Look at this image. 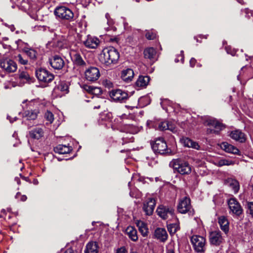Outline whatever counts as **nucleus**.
<instances>
[{
    "label": "nucleus",
    "instance_id": "a18cd8bd",
    "mask_svg": "<svg viewBox=\"0 0 253 253\" xmlns=\"http://www.w3.org/2000/svg\"><path fill=\"white\" fill-rule=\"evenodd\" d=\"M94 86H90V85H86V84H84V85L83 86V88L84 90H85L87 92H88V93L92 94L93 90V89H94Z\"/></svg>",
    "mask_w": 253,
    "mask_h": 253
},
{
    "label": "nucleus",
    "instance_id": "603ef678",
    "mask_svg": "<svg viewBox=\"0 0 253 253\" xmlns=\"http://www.w3.org/2000/svg\"><path fill=\"white\" fill-rule=\"evenodd\" d=\"M101 92V89L99 87H94L92 94H97Z\"/></svg>",
    "mask_w": 253,
    "mask_h": 253
},
{
    "label": "nucleus",
    "instance_id": "f704fd0d",
    "mask_svg": "<svg viewBox=\"0 0 253 253\" xmlns=\"http://www.w3.org/2000/svg\"><path fill=\"white\" fill-rule=\"evenodd\" d=\"M229 183L230 186L232 188L235 193L238 192L239 189V183L237 180L231 179L229 180Z\"/></svg>",
    "mask_w": 253,
    "mask_h": 253
},
{
    "label": "nucleus",
    "instance_id": "e2e57ef3",
    "mask_svg": "<svg viewBox=\"0 0 253 253\" xmlns=\"http://www.w3.org/2000/svg\"><path fill=\"white\" fill-rule=\"evenodd\" d=\"M132 194H131V193H130V196H132Z\"/></svg>",
    "mask_w": 253,
    "mask_h": 253
},
{
    "label": "nucleus",
    "instance_id": "3c124183",
    "mask_svg": "<svg viewBox=\"0 0 253 253\" xmlns=\"http://www.w3.org/2000/svg\"><path fill=\"white\" fill-rule=\"evenodd\" d=\"M116 253H127V251L125 247H122L116 251Z\"/></svg>",
    "mask_w": 253,
    "mask_h": 253
},
{
    "label": "nucleus",
    "instance_id": "6e6d98bb",
    "mask_svg": "<svg viewBox=\"0 0 253 253\" xmlns=\"http://www.w3.org/2000/svg\"><path fill=\"white\" fill-rule=\"evenodd\" d=\"M21 194L19 192H18L15 195V198L18 199L20 197H21Z\"/></svg>",
    "mask_w": 253,
    "mask_h": 253
},
{
    "label": "nucleus",
    "instance_id": "473e14b6",
    "mask_svg": "<svg viewBox=\"0 0 253 253\" xmlns=\"http://www.w3.org/2000/svg\"><path fill=\"white\" fill-rule=\"evenodd\" d=\"M39 113V111L37 109L28 111L25 112V118L28 120H35L37 118Z\"/></svg>",
    "mask_w": 253,
    "mask_h": 253
},
{
    "label": "nucleus",
    "instance_id": "7ed1b4c3",
    "mask_svg": "<svg viewBox=\"0 0 253 253\" xmlns=\"http://www.w3.org/2000/svg\"><path fill=\"white\" fill-rule=\"evenodd\" d=\"M55 16L61 20L72 21L74 18V13L71 9L65 6L56 7L54 11Z\"/></svg>",
    "mask_w": 253,
    "mask_h": 253
},
{
    "label": "nucleus",
    "instance_id": "9d476101",
    "mask_svg": "<svg viewBox=\"0 0 253 253\" xmlns=\"http://www.w3.org/2000/svg\"><path fill=\"white\" fill-rule=\"evenodd\" d=\"M230 213L239 216L243 213V209L237 200L234 198H230L228 201Z\"/></svg>",
    "mask_w": 253,
    "mask_h": 253
},
{
    "label": "nucleus",
    "instance_id": "f03ea898",
    "mask_svg": "<svg viewBox=\"0 0 253 253\" xmlns=\"http://www.w3.org/2000/svg\"><path fill=\"white\" fill-rule=\"evenodd\" d=\"M189 159L188 156H184L173 159L170 162L169 166L172 167L181 174H188L190 172Z\"/></svg>",
    "mask_w": 253,
    "mask_h": 253
},
{
    "label": "nucleus",
    "instance_id": "bf43d9fd",
    "mask_svg": "<svg viewBox=\"0 0 253 253\" xmlns=\"http://www.w3.org/2000/svg\"><path fill=\"white\" fill-rule=\"evenodd\" d=\"M27 100H25L24 101H23V104H24L25 103L27 102Z\"/></svg>",
    "mask_w": 253,
    "mask_h": 253
},
{
    "label": "nucleus",
    "instance_id": "58836bf2",
    "mask_svg": "<svg viewBox=\"0 0 253 253\" xmlns=\"http://www.w3.org/2000/svg\"><path fill=\"white\" fill-rule=\"evenodd\" d=\"M180 143L185 147H190L189 143H190V138L188 137L182 136L180 139Z\"/></svg>",
    "mask_w": 253,
    "mask_h": 253
},
{
    "label": "nucleus",
    "instance_id": "4c0bfd02",
    "mask_svg": "<svg viewBox=\"0 0 253 253\" xmlns=\"http://www.w3.org/2000/svg\"><path fill=\"white\" fill-rule=\"evenodd\" d=\"M247 208V213L253 218V202H248Z\"/></svg>",
    "mask_w": 253,
    "mask_h": 253
},
{
    "label": "nucleus",
    "instance_id": "69168bd1",
    "mask_svg": "<svg viewBox=\"0 0 253 253\" xmlns=\"http://www.w3.org/2000/svg\"><path fill=\"white\" fill-rule=\"evenodd\" d=\"M121 152L122 153V152H124V151L122 150Z\"/></svg>",
    "mask_w": 253,
    "mask_h": 253
},
{
    "label": "nucleus",
    "instance_id": "c85d7f7f",
    "mask_svg": "<svg viewBox=\"0 0 253 253\" xmlns=\"http://www.w3.org/2000/svg\"><path fill=\"white\" fill-rule=\"evenodd\" d=\"M218 223L221 229L225 232L228 233L229 231V222L227 218L224 216L218 218Z\"/></svg>",
    "mask_w": 253,
    "mask_h": 253
},
{
    "label": "nucleus",
    "instance_id": "4d7b16f0",
    "mask_svg": "<svg viewBox=\"0 0 253 253\" xmlns=\"http://www.w3.org/2000/svg\"><path fill=\"white\" fill-rule=\"evenodd\" d=\"M105 17H106V18L107 19H108V17H109V13H107L106 14V15H105Z\"/></svg>",
    "mask_w": 253,
    "mask_h": 253
},
{
    "label": "nucleus",
    "instance_id": "423d86ee",
    "mask_svg": "<svg viewBox=\"0 0 253 253\" xmlns=\"http://www.w3.org/2000/svg\"><path fill=\"white\" fill-rule=\"evenodd\" d=\"M191 243L194 251L197 253H203L205 251L206 239L202 236L195 235L191 237Z\"/></svg>",
    "mask_w": 253,
    "mask_h": 253
},
{
    "label": "nucleus",
    "instance_id": "49530a36",
    "mask_svg": "<svg viewBox=\"0 0 253 253\" xmlns=\"http://www.w3.org/2000/svg\"><path fill=\"white\" fill-rule=\"evenodd\" d=\"M146 38L149 40H154L156 38V34L151 32H147L145 34Z\"/></svg>",
    "mask_w": 253,
    "mask_h": 253
},
{
    "label": "nucleus",
    "instance_id": "f8f14e48",
    "mask_svg": "<svg viewBox=\"0 0 253 253\" xmlns=\"http://www.w3.org/2000/svg\"><path fill=\"white\" fill-rule=\"evenodd\" d=\"M84 75L87 81L94 82L99 78L100 73L98 68L91 66L85 70Z\"/></svg>",
    "mask_w": 253,
    "mask_h": 253
},
{
    "label": "nucleus",
    "instance_id": "79ce46f5",
    "mask_svg": "<svg viewBox=\"0 0 253 253\" xmlns=\"http://www.w3.org/2000/svg\"><path fill=\"white\" fill-rule=\"evenodd\" d=\"M231 161H228L226 159H221L218 162V166L219 167L223 166H229L232 164Z\"/></svg>",
    "mask_w": 253,
    "mask_h": 253
},
{
    "label": "nucleus",
    "instance_id": "bb28decb",
    "mask_svg": "<svg viewBox=\"0 0 253 253\" xmlns=\"http://www.w3.org/2000/svg\"><path fill=\"white\" fill-rule=\"evenodd\" d=\"M133 76V71L131 69L128 68L122 71L121 78L124 81L129 82L132 80Z\"/></svg>",
    "mask_w": 253,
    "mask_h": 253
},
{
    "label": "nucleus",
    "instance_id": "0eeeda50",
    "mask_svg": "<svg viewBox=\"0 0 253 253\" xmlns=\"http://www.w3.org/2000/svg\"><path fill=\"white\" fill-rule=\"evenodd\" d=\"M36 75L40 82L50 83L54 78V75L45 69L40 68L36 70Z\"/></svg>",
    "mask_w": 253,
    "mask_h": 253
},
{
    "label": "nucleus",
    "instance_id": "f3484780",
    "mask_svg": "<svg viewBox=\"0 0 253 253\" xmlns=\"http://www.w3.org/2000/svg\"><path fill=\"white\" fill-rule=\"evenodd\" d=\"M209 239L211 244L215 246L219 245L223 240L221 232L219 230L211 232L210 234Z\"/></svg>",
    "mask_w": 253,
    "mask_h": 253
},
{
    "label": "nucleus",
    "instance_id": "1a4fd4ad",
    "mask_svg": "<svg viewBox=\"0 0 253 253\" xmlns=\"http://www.w3.org/2000/svg\"><path fill=\"white\" fill-rule=\"evenodd\" d=\"M0 67L7 73L14 72L17 68L16 63L7 58H2L0 60Z\"/></svg>",
    "mask_w": 253,
    "mask_h": 253
},
{
    "label": "nucleus",
    "instance_id": "680f3d73",
    "mask_svg": "<svg viewBox=\"0 0 253 253\" xmlns=\"http://www.w3.org/2000/svg\"><path fill=\"white\" fill-rule=\"evenodd\" d=\"M19 182H20L19 180L18 179V181H17V183H19Z\"/></svg>",
    "mask_w": 253,
    "mask_h": 253
},
{
    "label": "nucleus",
    "instance_id": "a878e982",
    "mask_svg": "<svg viewBox=\"0 0 253 253\" xmlns=\"http://www.w3.org/2000/svg\"><path fill=\"white\" fill-rule=\"evenodd\" d=\"M98 245L96 242H90L86 246L84 253H98Z\"/></svg>",
    "mask_w": 253,
    "mask_h": 253
},
{
    "label": "nucleus",
    "instance_id": "e433bc0d",
    "mask_svg": "<svg viewBox=\"0 0 253 253\" xmlns=\"http://www.w3.org/2000/svg\"><path fill=\"white\" fill-rule=\"evenodd\" d=\"M44 118L49 124H51L54 121V115L50 111L47 110L44 114Z\"/></svg>",
    "mask_w": 253,
    "mask_h": 253
},
{
    "label": "nucleus",
    "instance_id": "5fc2aeb1",
    "mask_svg": "<svg viewBox=\"0 0 253 253\" xmlns=\"http://www.w3.org/2000/svg\"><path fill=\"white\" fill-rule=\"evenodd\" d=\"M196 62V60L194 58H191V67L194 65Z\"/></svg>",
    "mask_w": 253,
    "mask_h": 253
},
{
    "label": "nucleus",
    "instance_id": "ea45409f",
    "mask_svg": "<svg viewBox=\"0 0 253 253\" xmlns=\"http://www.w3.org/2000/svg\"><path fill=\"white\" fill-rule=\"evenodd\" d=\"M178 228V225L176 224H169L168 225V229L170 234L175 233Z\"/></svg>",
    "mask_w": 253,
    "mask_h": 253
},
{
    "label": "nucleus",
    "instance_id": "2eb2a0df",
    "mask_svg": "<svg viewBox=\"0 0 253 253\" xmlns=\"http://www.w3.org/2000/svg\"><path fill=\"white\" fill-rule=\"evenodd\" d=\"M156 206V200L153 198H149L146 201L144 202L143 210L147 215H151L153 214Z\"/></svg>",
    "mask_w": 253,
    "mask_h": 253
},
{
    "label": "nucleus",
    "instance_id": "72a5a7b5",
    "mask_svg": "<svg viewBox=\"0 0 253 253\" xmlns=\"http://www.w3.org/2000/svg\"><path fill=\"white\" fill-rule=\"evenodd\" d=\"M25 52L30 57L33 63L36 61L37 58V52L35 50L32 48H28L25 50Z\"/></svg>",
    "mask_w": 253,
    "mask_h": 253
},
{
    "label": "nucleus",
    "instance_id": "cd10ccee",
    "mask_svg": "<svg viewBox=\"0 0 253 253\" xmlns=\"http://www.w3.org/2000/svg\"><path fill=\"white\" fill-rule=\"evenodd\" d=\"M54 45L59 49H62L67 48L69 45L66 38L61 36L59 37L57 41L54 42Z\"/></svg>",
    "mask_w": 253,
    "mask_h": 253
},
{
    "label": "nucleus",
    "instance_id": "b1692460",
    "mask_svg": "<svg viewBox=\"0 0 253 253\" xmlns=\"http://www.w3.org/2000/svg\"><path fill=\"white\" fill-rule=\"evenodd\" d=\"M221 148L226 152L232 153L234 154H239L240 151L239 149L235 146L228 143L227 142H222L221 144Z\"/></svg>",
    "mask_w": 253,
    "mask_h": 253
},
{
    "label": "nucleus",
    "instance_id": "a211bd4d",
    "mask_svg": "<svg viewBox=\"0 0 253 253\" xmlns=\"http://www.w3.org/2000/svg\"><path fill=\"white\" fill-rule=\"evenodd\" d=\"M154 237L161 242H165L168 239V235L165 228H157L155 230Z\"/></svg>",
    "mask_w": 253,
    "mask_h": 253
},
{
    "label": "nucleus",
    "instance_id": "864d4df0",
    "mask_svg": "<svg viewBox=\"0 0 253 253\" xmlns=\"http://www.w3.org/2000/svg\"><path fill=\"white\" fill-rule=\"evenodd\" d=\"M27 200V197L25 195H21L20 197V200L24 202Z\"/></svg>",
    "mask_w": 253,
    "mask_h": 253
},
{
    "label": "nucleus",
    "instance_id": "a19ab883",
    "mask_svg": "<svg viewBox=\"0 0 253 253\" xmlns=\"http://www.w3.org/2000/svg\"><path fill=\"white\" fill-rule=\"evenodd\" d=\"M19 78L20 79L26 81H28L30 78L29 74L27 72L24 71L19 73Z\"/></svg>",
    "mask_w": 253,
    "mask_h": 253
},
{
    "label": "nucleus",
    "instance_id": "9b49d317",
    "mask_svg": "<svg viewBox=\"0 0 253 253\" xmlns=\"http://www.w3.org/2000/svg\"><path fill=\"white\" fill-rule=\"evenodd\" d=\"M110 96L114 101L120 102H125L128 98L127 93L120 89L111 90Z\"/></svg>",
    "mask_w": 253,
    "mask_h": 253
},
{
    "label": "nucleus",
    "instance_id": "f257e3e1",
    "mask_svg": "<svg viewBox=\"0 0 253 253\" xmlns=\"http://www.w3.org/2000/svg\"><path fill=\"white\" fill-rule=\"evenodd\" d=\"M120 54L113 47L103 49L99 54L98 60L100 63L106 68H111L116 64L119 59Z\"/></svg>",
    "mask_w": 253,
    "mask_h": 253
},
{
    "label": "nucleus",
    "instance_id": "2f4dec72",
    "mask_svg": "<svg viewBox=\"0 0 253 253\" xmlns=\"http://www.w3.org/2000/svg\"><path fill=\"white\" fill-rule=\"evenodd\" d=\"M137 226L138 227L139 232L143 237H146L148 235V228L146 224L141 221H138L137 223Z\"/></svg>",
    "mask_w": 253,
    "mask_h": 253
},
{
    "label": "nucleus",
    "instance_id": "37998d69",
    "mask_svg": "<svg viewBox=\"0 0 253 253\" xmlns=\"http://www.w3.org/2000/svg\"><path fill=\"white\" fill-rule=\"evenodd\" d=\"M16 60L22 65H26L28 63V60L26 59H24L21 54H18L16 57Z\"/></svg>",
    "mask_w": 253,
    "mask_h": 253
},
{
    "label": "nucleus",
    "instance_id": "13d9d810",
    "mask_svg": "<svg viewBox=\"0 0 253 253\" xmlns=\"http://www.w3.org/2000/svg\"><path fill=\"white\" fill-rule=\"evenodd\" d=\"M100 108V106H95L94 107V109H98V108Z\"/></svg>",
    "mask_w": 253,
    "mask_h": 253
},
{
    "label": "nucleus",
    "instance_id": "c9c22d12",
    "mask_svg": "<svg viewBox=\"0 0 253 253\" xmlns=\"http://www.w3.org/2000/svg\"><path fill=\"white\" fill-rule=\"evenodd\" d=\"M57 89L61 92L67 93L68 92V85L65 82H61L57 86Z\"/></svg>",
    "mask_w": 253,
    "mask_h": 253
},
{
    "label": "nucleus",
    "instance_id": "4be33fe9",
    "mask_svg": "<svg viewBox=\"0 0 253 253\" xmlns=\"http://www.w3.org/2000/svg\"><path fill=\"white\" fill-rule=\"evenodd\" d=\"M99 43V40L96 38L87 36V39L84 42V45L89 48H95Z\"/></svg>",
    "mask_w": 253,
    "mask_h": 253
},
{
    "label": "nucleus",
    "instance_id": "dca6fc26",
    "mask_svg": "<svg viewBox=\"0 0 253 253\" xmlns=\"http://www.w3.org/2000/svg\"><path fill=\"white\" fill-rule=\"evenodd\" d=\"M190 210V198L185 197L177 205V211L181 213H185Z\"/></svg>",
    "mask_w": 253,
    "mask_h": 253
},
{
    "label": "nucleus",
    "instance_id": "0e129e2a",
    "mask_svg": "<svg viewBox=\"0 0 253 253\" xmlns=\"http://www.w3.org/2000/svg\"><path fill=\"white\" fill-rule=\"evenodd\" d=\"M132 194H131V193H130V196H132Z\"/></svg>",
    "mask_w": 253,
    "mask_h": 253
},
{
    "label": "nucleus",
    "instance_id": "de8ad7c7",
    "mask_svg": "<svg viewBox=\"0 0 253 253\" xmlns=\"http://www.w3.org/2000/svg\"><path fill=\"white\" fill-rule=\"evenodd\" d=\"M225 49L227 53L230 54L232 56L235 55L237 51L236 49H232L231 47L230 46L226 47Z\"/></svg>",
    "mask_w": 253,
    "mask_h": 253
},
{
    "label": "nucleus",
    "instance_id": "c756f323",
    "mask_svg": "<svg viewBox=\"0 0 253 253\" xmlns=\"http://www.w3.org/2000/svg\"><path fill=\"white\" fill-rule=\"evenodd\" d=\"M43 135V131L42 128L36 127L29 131L30 137L35 139H39Z\"/></svg>",
    "mask_w": 253,
    "mask_h": 253
},
{
    "label": "nucleus",
    "instance_id": "5701e85b",
    "mask_svg": "<svg viewBox=\"0 0 253 253\" xmlns=\"http://www.w3.org/2000/svg\"><path fill=\"white\" fill-rule=\"evenodd\" d=\"M150 78L148 76H139L135 83V85L137 87H146L148 84Z\"/></svg>",
    "mask_w": 253,
    "mask_h": 253
},
{
    "label": "nucleus",
    "instance_id": "412c9836",
    "mask_svg": "<svg viewBox=\"0 0 253 253\" xmlns=\"http://www.w3.org/2000/svg\"><path fill=\"white\" fill-rule=\"evenodd\" d=\"M158 129L162 131L169 130L173 133H175L177 131V129L175 126L168 121L161 122L159 124Z\"/></svg>",
    "mask_w": 253,
    "mask_h": 253
},
{
    "label": "nucleus",
    "instance_id": "4468645a",
    "mask_svg": "<svg viewBox=\"0 0 253 253\" xmlns=\"http://www.w3.org/2000/svg\"><path fill=\"white\" fill-rule=\"evenodd\" d=\"M51 66L55 70H60L65 65L63 59L58 55H55L49 59Z\"/></svg>",
    "mask_w": 253,
    "mask_h": 253
},
{
    "label": "nucleus",
    "instance_id": "09e8293b",
    "mask_svg": "<svg viewBox=\"0 0 253 253\" xmlns=\"http://www.w3.org/2000/svg\"><path fill=\"white\" fill-rule=\"evenodd\" d=\"M181 61L182 63L184 61V56L183 54V51H181V53L180 55H178L177 57L175 59V62L176 63L178 62L179 61Z\"/></svg>",
    "mask_w": 253,
    "mask_h": 253
},
{
    "label": "nucleus",
    "instance_id": "393cba45",
    "mask_svg": "<svg viewBox=\"0 0 253 253\" xmlns=\"http://www.w3.org/2000/svg\"><path fill=\"white\" fill-rule=\"evenodd\" d=\"M72 150V147L65 145L59 144L54 148L56 153L65 154L69 153Z\"/></svg>",
    "mask_w": 253,
    "mask_h": 253
},
{
    "label": "nucleus",
    "instance_id": "052dcab7",
    "mask_svg": "<svg viewBox=\"0 0 253 253\" xmlns=\"http://www.w3.org/2000/svg\"><path fill=\"white\" fill-rule=\"evenodd\" d=\"M252 195L253 198V191H252Z\"/></svg>",
    "mask_w": 253,
    "mask_h": 253
},
{
    "label": "nucleus",
    "instance_id": "6ab92c4d",
    "mask_svg": "<svg viewBox=\"0 0 253 253\" xmlns=\"http://www.w3.org/2000/svg\"><path fill=\"white\" fill-rule=\"evenodd\" d=\"M230 137L241 143L244 142L246 141V135L241 130L237 129L230 132Z\"/></svg>",
    "mask_w": 253,
    "mask_h": 253
},
{
    "label": "nucleus",
    "instance_id": "20e7f679",
    "mask_svg": "<svg viewBox=\"0 0 253 253\" xmlns=\"http://www.w3.org/2000/svg\"><path fill=\"white\" fill-rule=\"evenodd\" d=\"M151 147L156 154L163 155L169 153L167 144L163 138H157L151 143Z\"/></svg>",
    "mask_w": 253,
    "mask_h": 253
},
{
    "label": "nucleus",
    "instance_id": "6e6552de",
    "mask_svg": "<svg viewBox=\"0 0 253 253\" xmlns=\"http://www.w3.org/2000/svg\"><path fill=\"white\" fill-rule=\"evenodd\" d=\"M174 211L172 207L164 205L159 206L156 211L158 215L163 219L173 217L174 216Z\"/></svg>",
    "mask_w": 253,
    "mask_h": 253
},
{
    "label": "nucleus",
    "instance_id": "8fccbe9b",
    "mask_svg": "<svg viewBox=\"0 0 253 253\" xmlns=\"http://www.w3.org/2000/svg\"><path fill=\"white\" fill-rule=\"evenodd\" d=\"M191 148L199 150L200 146L197 142L191 140Z\"/></svg>",
    "mask_w": 253,
    "mask_h": 253
},
{
    "label": "nucleus",
    "instance_id": "aec40b11",
    "mask_svg": "<svg viewBox=\"0 0 253 253\" xmlns=\"http://www.w3.org/2000/svg\"><path fill=\"white\" fill-rule=\"evenodd\" d=\"M143 54L145 59L150 60L152 62H154L157 60L156 57V51L153 47H148L145 48L144 50Z\"/></svg>",
    "mask_w": 253,
    "mask_h": 253
},
{
    "label": "nucleus",
    "instance_id": "39448f33",
    "mask_svg": "<svg viewBox=\"0 0 253 253\" xmlns=\"http://www.w3.org/2000/svg\"><path fill=\"white\" fill-rule=\"evenodd\" d=\"M206 125L213 127L214 128H208L207 129V134L215 133L218 134L221 130L225 128V126L214 118L208 119Z\"/></svg>",
    "mask_w": 253,
    "mask_h": 253
},
{
    "label": "nucleus",
    "instance_id": "ddd939ff",
    "mask_svg": "<svg viewBox=\"0 0 253 253\" xmlns=\"http://www.w3.org/2000/svg\"><path fill=\"white\" fill-rule=\"evenodd\" d=\"M72 61L74 65L79 67H85L86 63L83 53L74 52L70 54Z\"/></svg>",
    "mask_w": 253,
    "mask_h": 253
},
{
    "label": "nucleus",
    "instance_id": "338daca9",
    "mask_svg": "<svg viewBox=\"0 0 253 253\" xmlns=\"http://www.w3.org/2000/svg\"><path fill=\"white\" fill-rule=\"evenodd\" d=\"M1 217V215H0V218Z\"/></svg>",
    "mask_w": 253,
    "mask_h": 253
},
{
    "label": "nucleus",
    "instance_id": "c03bdc74",
    "mask_svg": "<svg viewBox=\"0 0 253 253\" xmlns=\"http://www.w3.org/2000/svg\"><path fill=\"white\" fill-rule=\"evenodd\" d=\"M167 253H174V245L173 243H169L167 247Z\"/></svg>",
    "mask_w": 253,
    "mask_h": 253
},
{
    "label": "nucleus",
    "instance_id": "7c9ffc66",
    "mask_svg": "<svg viewBox=\"0 0 253 253\" xmlns=\"http://www.w3.org/2000/svg\"><path fill=\"white\" fill-rule=\"evenodd\" d=\"M126 233L132 241L135 242L138 240L137 231L133 227H127L126 229Z\"/></svg>",
    "mask_w": 253,
    "mask_h": 253
}]
</instances>
